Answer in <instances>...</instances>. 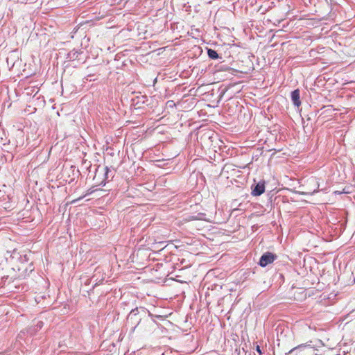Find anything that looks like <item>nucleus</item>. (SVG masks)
<instances>
[{
	"mask_svg": "<svg viewBox=\"0 0 355 355\" xmlns=\"http://www.w3.org/2000/svg\"><path fill=\"white\" fill-rule=\"evenodd\" d=\"M149 313L144 307H137L131 310L127 317V321L132 325V330L134 331L142 320H148Z\"/></svg>",
	"mask_w": 355,
	"mask_h": 355,
	"instance_id": "nucleus-1",
	"label": "nucleus"
},
{
	"mask_svg": "<svg viewBox=\"0 0 355 355\" xmlns=\"http://www.w3.org/2000/svg\"><path fill=\"white\" fill-rule=\"evenodd\" d=\"M266 182L264 180L256 182L254 179V183L251 185V194L253 196H259L264 193L266 189Z\"/></svg>",
	"mask_w": 355,
	"mask_h": 355,
	"instance_id": "nucleus-2",
	"label": "nucleus"
},
{
	"mask_svg": "<svg viewBox=\"0 0 355 355\" xmlns=\"http://www.w3.org/2000/svg\"><path fill=\"white\" fill-rule=\"evenodd\" d=\"M276 259V254L270 252H266L261 255L258 263L261 267H266L269 263H272Z\"/></svg>",
	"mask_w": 355,
	"mask_h": 355,
	"instance_id": "nucleus-3",
	"label": "nucleus"
},
{
	"mask_svg": "<svg viewBox=\"0 0 355 355\" xmlns=\"http://www.w3.org/2000/svg\"><path fill=\"white\" fill-rule=\"evenodd\" d=\"M291 98L294 106L299 107L301 105L300 91L299 89H296L291 92Z\"/></svg>",
	"mask_w": 355,
	"mask_h": 355,
	"instance_id": "nucleus-4",
	"label": "nucleus"
},
{
	"mask_svg": "<svg viewBox=\"0 0 355 355\" xmlns=\"http://www.w3.org/2000/svg\"><path fill=\"white\" fill-rule=\"evenodd\" d=\"M251 58H254V55L251 53H248V59L245 60V74H247L249 71H252L254 70V64Z\"/></svg>",
	"mask_w": 355,
	"mask_h": 355,
	"instance_id": "nucleus-5",
	"label": "nucleus"
},
{
	"mask_svg": "<svg viewBox=\"0 0 355 355\" xmlns=\"http://www.w3.org/2000/svg\"><path fill=\"white\" fill-rule=\"evenodd\" d=\"M80 52L77 50L73 49L70 52L68 53L67 58L70 60H75L78 58Z\"/></svg>",
	"mask_w": 355,
	"mask_h": 355,
	"instance_id": "nucleus-6",
	"label": "nucleus"
},
{
	"mask_svg": "<svg viewBox=\"0 0 355 355\" xmlns=\"http://www.w3.org/2000/svg\"><path fill=\"white\" fill-rule=\"evenodd\" d=\"M43 325V322L38 321L34 327L29 328L28 331L31 334H35L37 331L40 330L42 328Z\"/></svg>",
	"mask_w": 355,
	"mask_h": 355,
	"instance_id": "nucleus-7",
	"label": "nucleus"
},
{
	"mask_svg": "<svg viewBox=\"0 0 355 355\" xmlns=\"http://www.w3.org/2000/svg\"><path fill=\"white\" fill-rule=\"evenodd\" d=\"M207 55L209 58L212 60H216L219 58V55L216 51L211 49H207Z\"/></svg>",
	"mask_w": 355,
	"mask_h": 355,
	"instance_id": "nucleus-8",
	"label": "nucleus"
},
{
	"mask_svg": "<svg viewBox=\"0 0 355 355\" xmlns=\"http://www.w3.org/2000/svg\"><path fill=\"white\" fill-rule=\"evenodd\" d=\"M104 170H105V174H104L105 180H109L110 178H112V177L114 175V173L107 166H105L104 168Z\"/></svg>",
	"mask_w": 355,
	"mask_h": 355,
	"instance_id": "nucleus-9",
	"label": "nucleus"
},
{
	"mask_svg": "<svg viewBox=\"0 0 355 355\" xmlns=\"http://www.w3.org/2000/svg\"><path fill=\"white\" fill-rule=\"evenodd\" d=\"M301 347H304V345H299L297 347H295L294 348H293L292 349H291L288 353L286 354V355H296L297 354V351L301 348Z\"/></svg>",
	"mask_w": 355,
	"mask_h": 355,
	"instance_id": "nucleus-10",
	"label": "nucleus"
},
{
	"mask_svg": "<svg viewBox=\"0 0 355 355\" xmlns=\"http://www.w3.org/2000/svg\"><path fill=\"white\" fill-rule=\"evenodd\" d=\"M301 347H304V345H299L297 347H295L294 348H293L292 349H291L288 353L286 354V355H296L297 354V351L301 348Z\"/></svg>",
	"mask_w": 355,
	"mask_h": 355,
	"instance_id": "nucleus-11",
	"label": "nucleus"
},
{
	"mask_svg": "<svg viewBox=\"0 0 355 355\" xmlns=\"http://www.w3.org/2000/svg\"><path fill=\"white\" fill-rule=\"evenodd\" d=\"M256 350L258 352L259 355L262 354V352H261V347L259 345H256Z\"/></svg>",
	"mask_w": 355,
	"mask_h": 355,
	"instance_id": "nucleus-12",
	"label": "nucleus"
},
{
	"mask_svg": "<svg viewBox=\"0 0 355 355\" xmlns=\"http://www.w3.org/2000/svg\"><path fill=\"white\" fill-rule=\"evenodd\" d=\"M93 190H89L87 195L92 193Z\"/></svg>",
	"mask_w": 355,
	"mask_h": 355,
	"instance_id": "nucleus-13",
	"label": "nucleus"
},
{
	"mask_svg": "<svg viewBox=\"0 0 355 355\" xmlns=\"http://www.w3.org/2000/svg\"><path fill=\"white\" fill-rule=\"evenodd\" d=\"M253 1L254 0H249L248 2L250 3V4L252 6L253 4Z\"/></svg>",
	"mask_w": 355,
	"mask_h": 355,
	"instance_id": "nucleus-14",
	"label": "nucleus"
},
{
	"mask_svg": "<svg viewBox=\"0 0 355 355\" xmlns=\"http://www.w3.org/2000/svg\"><path fill=\"white\" fill-rule=\"evenodd\" d=\"M243 107V105H241V107H240V111H241V108Z\"/></svg>",
	"mask_w": 355,
	"mask_h": 355,
	"instance_id": "nucleus-15",
	"label": "nucleus"
}]
</instances>
